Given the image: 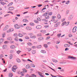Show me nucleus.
<instances>
[{"instance_id": "obj_1", "label": "nucleus", "mask_w": 77, "mask_h": 77, "mask_svg": "<svg viewBox=\"0 0 77 77\" xmlns=\"http://www.w3.org/2000/svg\"><path fill=\"white\" fill-rule=\"evenodd\" d=\"M17 65H14L13 67L12 68V71L15 72V69H17Z\"/></svg>"}, {"instance_id": "obj_2", "label": "nucleus", "mask_w": 77, "mask_h": 77, "mask_svg": "<svg viewBox=\"0 0 77 77\" xmlns=\"http://www.w3.org/2000/svg\"><path fill=\"white\" fill-rule=\"evenodd\" d=\"M43 16H44L46 19H48L50 18V16H49L48 15H46L45 14H43Z\"/></svg>"}, {"instance_id": "obj_3", "label": "nucleus", "mask_w": 77, "mask_h": 77, "mask_svg": "<svg viewBox=\"0 0 77 77\" xmlns=\"http://www.w3.org/2000/svg\"><path fill=\"white\" fill-rule=\"evenodd\" d=\"M77 29V26H75L72 29V32L74 33L76 32V30Z\"/></svg>"}, {"instance_id": "obj_4", "label": "nucleus", "mask_w": 77, "mask_h": 77, "mask_svg": "<svg viewBox=\"0 0 77 77\" xmlns=\"http://www.w3.org/2000/svg\"><path fill=\"white\" fill-rule=\"evenodd\" d=\"M14 31V29L12 28H11L9 29L8 31H7V33H9Z\"/></svg>"}, {"instance_id": "obj_5", "label": "nucleus", "mask_w": 77, "mask_h": 77, "mask_svg": "<svg viewBox=\"0 0 77 77\" xmlns=\"http://www.w3.org/2000/svg\"><path fill=\"white\" fill-rule=\"evenodd\" d=\"M14 26L16 29H20V27L18 25V24H16L14 25Z\"/></svg>"}, {"instance_id": "obj_6", "label": "nucleus", "mask_w": 77, "mask_h": 77, "mask_svg": "<svg viewBox=\"0 0 77 77\" xmlns=\"http://www.w3.org/2000/svg\"><path fill=\"white\" fill-rule=\"evenodd\" d=\"M14 9V8L12 7H10L8 9L9 11H12Z\"/></svg>"}, {"instance_id": "obj_7", "label": "nucleus", "mask_w": 77, "mask_h": 77, "mask_svg": "<svg viewBox=\"0 0 77 77\" xmlns=\"http://www.w3.org/2000/svg\"><path fill=\"white\" fill-rule=\"evenodd\" d=\"M36 28L37 29H40L42 28L41 26L38 25L36 26Z\"/></svg>"}, {"instance_id": "obj_8", "label": "nucleus", "mask_w": 77, "mask_h": 77, "mask_svg": "<svg viewBox=\"0 0 77 77\" xmlns=\"http://www.w3.org/2000/svg\"><path fill=\"white\" fill-rule=\"evenodd\" d=\"M23 21L25 23H28L29 20H27V19H24L23 20Z\"/></svg>"}, {"instance_id": "obj_9", "label": "nucleus", "mask_w": 77, "mask_h": 77, "mask_svg": "<svg viewBox=\"0 0 77 77\" xmlns=\"http://www.w3.org/2000/svg\"><path fill=\"white\" fill-rule=\"evenodd\" d=\"M10 48L11 49H14L15 48V46L14 45H11L10 46Z\"/></svg>"}, {"instance_id": "obj_10", "label": "nucleus", "mask_w": 77, "mask_h": 77, "mask_svg": "<svg viewBox=\"0 0 77 77\" xmlns=\"http://www.w3.org/2000/svg\"><path fill=\"white\" fill-rule=\"evenodd\" d=\"M26 29L28 30H31L32 28L30 27L27 26L26 28Z\"/></svg>"}, {"instance_id": "obj_11", "label": "nucleus", "mask_w": 77, "mask_h": 77, "mask_svg": "<svg viewBox=\"0 0 77 77\" xmlns=\"http://www.w3.org/2000/svg\"><path fill=\"white\" fill-rule=\"evenodd\" d=\"M38 39L39 41H42V40H43V39H44V38L42 37H40L38 38Z\"/></svg>"}, {"instance_id": "obj_12", "label": "nucleus", "mask_w": 77, "mask_h": 77, "mask_svg": "<svg viewBox=\"0 0 77 77\" xmlns=\"http://www.w3.org/2000/svg\"><path fill=\"white\" fill-rule=\"evenodd\" d=\"M13 76V74L11 73H10L8 74L9 77H12Z\"/></svg>"}, {"instance_id": "obj_13", "label": "nucleus", "mask_w": 77, "mask_h": 77, "mask_svg": "<svg viewBox=\"0 0 77 77\" xmlns=\"http://www.w3.org/2000/svg\"><path fill=\"white\" fill-rule=\"evenodd\" d=\"M42 33H45L46 31L45 30H41L40 31Z\"/></svg>"}, {"instance_id": "obj_14", "label": "nucleus", "mask_w": 77, "mask_h": 77, "mask_svg": "<svg viewBox=\"0 0 77 77\" xmlns=\"http://www.w3.org/2000/svg\"><path fill=\"white\" fill-rule=\"evenodd\" d=\"M61 18V16H60V15L59 14H58V15H57L58 19L60 20V19Z\"/></svg>"}, {"instance_id": "obj_15", "label": "nucleus", "mask_w": 77, "mask_h": 77, "mask_svg": "<svg viewBox=\"0 0 77 77\" xmlns=\"http://www.w3.org/2000/svg\"><path fill=\"white\" fill-rule=\"evenodd\" d=\"M52 21H53L54 23H57V22H58V20H52Z\"/></svg>"}, {"instance_id": "obj_16", "label": "nucleus", "mask_w": 77, "mask_h": 77, "mask_svg": "<svg viewBox=\"0 0 77 77\" xmlns=\"http://www.w3.org/2000/svg\"><path fill=\"white\" fill-rule=\"evenodd\" d=\"M30 36V38H31V37L32 36H33V33H30L28 34Z\"/></svg>"}, {"instance_id": "obj_17", "label": "nucleus", "mask_w": 77, "mask_h": 77, "mask_svg": "<svg viewBox=\"0 0 77 77\" xmlns=\"http://www.w3.org/2000/svg\"><path fill=\"white\" fill-rule=\"evenodd\" d=\"M64 46L65 47H69L70 46L68 44H66L64 45Z\"/></svg>"}, {"instance_id": "obj_18", "label": "nucleus", "mask_w": 77, "mask_h": 77, "mask_svg": "<svg viewBox=\"0 0 77 77\" xmlns=\"http://www.w3.org/2000/svg\"><path fill=\"white\" fill-rule=\"evenodd\" d=\"M56 18V16H54L52 17L51 18L52 20L51 21H53V20H54V18Z\"/></svg>"}, {"instance_id": "obj_19", "label": "nucleus", "mask_w": 77, "mask_h": 77, "mask_svg": "<svg viewBox=\"0 0 77 77\" xmlns=\"http://www.w3.org/2000/svg\"><path fill=\"white\" fill-rule=\"evenodd\" d=\"M69 58L70 59H75L76 58L73 57H69Z\"/></svg>"}, {"instance_id": "obj_20", "label": "nucleus", "mask_w": 77, "mask_h": 77, "mask_svg": "<svg viewBox=\"0 0 77 77\" xmlns=\"http://www.w3.org/2000/svg\"><path fill=\"white\" fill-rule=\"evenodd\" d=\"M12 54H10V55L9 56V58L10 59H12Z\"/></svg>"}, {"instance_id": "obj_21", "label": "nucleus", "mask_w": 77, "mask_h": 77, "mask_svg": "<svg viewBox=\"0 0 77 77\" xmlns=\"http://www.w3.org/2000/svg\"><path fill=\"white\" fill-rule=\"evenodd\" d=\"M3 40H4L3 38H1L0 39V44H2V42H3Z\"/></svg>"}, {"instance_id": "obj_22", "label": "nucleus", "mask_w": 77, "mask_h": 77, "mask_svg": "<svg viewBox=\"0 0 77 77\" xmlns=\"http://www.w3.org/2000/svg\"><path fill=\"white\" fill-rule=\"evenodd\" d=\"M26 69H29V68H30V66H29V65H27L26 66Z\"/></svg>"}, {"instance_id": "obj_23", "label": "nucleus", "mask_w": 77, "mask_h": 77, "mask_svg": "<svg viewBox=\"0 0 77 77\" xmlns=\"http://www.w3.org/2000/svg\"><path fill=\"white\" fill-rule=\"evenodd\" d=\"M27 50L28 51H30L32 50V48H27Z\"/></svg>"}, {"instance_id": "obj_24", "label": "nucleus", "mask_w": 77, "mask_h": 77, "mask_svg": "<svg viewBox=\"0 0 77 77\" xmlns=\"http://www.w3.org/2000/svg\"><path fill=\"white\" fill-rule=\"evenodd\" d=\"M36 47L37 48H41V45H38Z\"/></svg>"}, {"instance_id": "obj_25", "label": "nucleus", "mask_w": 77, "mask_h": 77, "mask_svg": "<svg viewBox=\"0 0 77 77\" xmlns=\"http://www.w3.org/2000/svg\"><path fill=\"white\" fill-rule=\"evenodd\" d=\"M19 36L20 37H23V35L21 33H19L18 34Z\"/></svg>"}, {"instance_id": "obj_26", "label": "nucleus", "mask_w": 77, "mask_h": 77, "mask_svg": "<svg viewBox=\"0 0 77 77\" xmlns=\"http://www.w3.org/2000/svg\"><path fill=\"white\" fill-rule=\"evenodd\" d=\"M29 77H36V75L34 74H33L31 75V76H29Z\"/></svg>"}, {"instance_id": "obj_27", "label": "nucleus", "mask_w": 77, "mask_h": 77, "mask_svg": "<svg viewBox=\"0 0 77 77\" xmlns=\"http://www.w3.org/2000/svg\"><path fill=\"white\" fill-rule=\"evenodd\" d=\"M32 54H35L36 53V51L35 50H33L32 51Z\"/></svg>"}, {"instance_id": "obj_28", "label": "nucleus", "mask_w": 77, "mask_h": 77, "mask_svg": "<svg viewBox=\"0 0 77 77\" xmlns=\"http://www.w3.org/2000/svg\"><path fill=\"white\" fill-rule=\"evenodd\" d=\"M16 60H17V62H18V63L21 62V61H20V60H19V59H18V58H17V59H16Z\"/></svg>"}, {"instance_id": "obj_29", "label": "nucleus", "mask_w": 77, "mask_h": 77, "mask_svg": "<svg viewBox=\"0 0 77 77\" xmlns=\"http://www.w3.org/2000/svg\"><path fill=\"white\" fill-rule=\"evenodd\" d=\"M7 39H8V40H10V41L12 40V37H8L7 38Z\"/></svg>"}, {"instance_id": "obj_30", "label": "nucleus", "mask_w": 77, "mask_h": 77, "mask_svg": "<svg viewBox=\"0 0 77 77\" xmlns=\"http://www.w3.org/2000/svg\"><path fill=\"white\" fill-rule=\"evenodd\" d=\"M41 53H46L45 51L44 50H42L41 51Z\"/></svg>"}, {"instance_id": "obj_31", "label": "nucleus", "mask_w": 77, "mask_h": 77, "mask_svg": "<svg viewBox=\"0 0 77 77\" xmlns=\"http://www.w3.org/2000/svg\"><path fill=\"white\" fill-rule=\"evenodd\" d=\"M36 38V36L35 35H34L31 37V38H32L33 39H35Z\"/></svg>"}, {"instance_id": "obj_32", "label": "nucleus", "mask_w": 77, "mask_h": 77, "mask_svg": "<svg viewBox=\"0 0 77 77\" xmlns=\"http://www.w3.org/2000/svg\"><path fill=\"white\" fill-rule=\"evenodd\" d=\"M14 40L16 41H18V37H16L14 38Z\"/></svg>"}, {"instance_id": "obj_33", "label": "nucleus", "mask_w": 77, "mask_h": 77, "mask_svg": "<svg viewBox=\"0 0 77 77\" xmlns=\"http://www.w3.org/2000/svg\"><path fill=\"white\" fill-rule=\"evenodd\" d=\"M5 36H6V34H5V33L3 34H2V38H5Z\"/></svg>"}, {"instance_id": "obj_34", "label": "nucleus", "mask_w": 77, "mask_h": 77, "mask_svg": "<svg viewBox=\"0 0 77 77\" xmlns=\"http://www.w3.org/2000/svg\"><path fill=\"white\" fill-rule=\"evenodd\" d=\"M25 38L26 39H30V38L29 36H26L25 37Z\"/></svg>"}, {"instance_id": "obj_35", "label": "nucleus", "mask_w": 77, "mask_h": 77, "mask_svg": "<svg viewBox=\"0 0 77 77\" xmlns=\"http://www.w3.org/2000/svg\"><path fill=\"white\" fill-rule=\"evenodd\" d=\"M23 70L24 72H27V70L25 69H23Z\"/></svg>"}, {"instance_id": "obj_36", "label": "nucleus", "mask_w": 77, "mask_h": 77, "mask_svg": "<svg viewBox=\"0 0 77 77\" xmlns=\"http://www.w3.org/2000/svg\"><path fill=\"white\" fill-rule=\"evenodd\" d=\"M1 4L2 5H6V3H5L4 2H0Z\"/></svg>"}, {"instance_id": "obj_37", "label": "nucleus", "mask_w": 77, "mask_h": 77, "mask_svg": "<svg viewBox=\"0 0 77 77\" xmlns=\"http://www.w3.org/2000/svg\"><path fill=\"white\" fill-rule=\"evenodd\" d=\"M20 74L22 76H24V74L23 72H20Z\"/></svg>"}, {"instance_id": "obj_38", "label": "nucleus", "mask_w": 77, "mask_h": 77, "mask_svg": "<svg viewBox=\"0 0 77 77\" xmlns=\"http://www.w3.org/2000/svg\"><path fill=\"white\" fill-rule=\"evenodd\" d=\"M42 35L41 34V33H39L37 35V36L40 37Z\"/></svg>"}, {"instance_id": "obj_39", "label": "nucleus", "mask_w": 77, "mask_h": 77, "mask_svg": "<svg viewBox=\"0 0 77 77\" xmlns=\"http://www.w3.org/2000/svg\"><path fill=\"white\" fill-rule=\"evenodd\" d=\"M14 36L15 37H17L18 36V34L17 33H15L14 34Z\"/></svg>"}, {"instance_id": "obj_40", "label": "nucleus", "mask_w": 77, "mask_h": 77, "mask_svg": "<svg viewBox=\"0 0 77 77\" xmlns=\"http://www.w3.org/2000/svg\"><path fill=\"white\" fill-rule=\"evenodd\" d=\"M53 14V12H50L48 14V15H50L51 16V15H52Z\"/></svg>"}, {"instance_id": "obj_41", "label": "nucleus", "mask_w": 77, "mask_h": 77, "mask_svg": "<svg viewBox=\"0 0 77 77\" xmlns=\"http://www.w3.org/2000/svg\"><path fill=\"white\" fill-rule=\"evenodd\" d=\"M69 3H70V2H69V1H67L66 3V5H68V4H69Z\"/></svg>"}, {"instance_id": "obj_42", "label": "nucleus", "mask_w": 77, "mask_h": 77, "mask_svg": "<svg viewBox=\"0 0 77 77\" xmlns=\"http://www.w3.org/2000/svg\"><path fill=\"white\" fill-rule=\"evenodd\" d=\"M3 48H7V46L6 45H4L3 46Z\"/></svg>"}, {"instance_id": "obj_43", "label": "nucleus", "mask_w": 77, "mask_h": 77, "mask_svg": "<svg viewBox=\"0 0 77 77\" xmlns=\"http://www.w3.org/2000/svg\"><path fill=\"white\" fill-rule=\"evenodd\" d=\"M12 4H13L12 2H11L9 4H8L7 5V6H11V5H12Z\"/></svg>"}, {"instance_id": "obj_44", "label": "nucleus", "mask_w": 77, "mask_h": 77, "mask_svg": "<svg viewBox=\"0 0 77 77\" xmlns=\"http://www.w3.org/2000/svg\"><path fill=\"white\" fill-rule=\"evenodd\" d=\"M31 66L32 67H35V66L33 64H31Z\"/></svg>"}, {"instance_id": "obj_45", "label": "nucleus", "mask_w": 77, "mask_h": 77, "mask_svg": "<svg viewBox=\"0 0 77 77\" xmlns=\"http://www.w3.org/2000/svg\"><path fill=\"white\" fill-rule=\"evenodd\" d=\"M66 24V22H63L62 24V26H63L64 25H65V24Z\"/></svg>"}, {"instance_id": "obj_46", "label": "nucleus", "mask_w": 77, "mask_h": 77, "mask_svg": "<svg viewBox=\"0 0 77 77\" xmlns=\"http://www.w3.org/2000/svg\"><path fill=\"white\" fill-rule=\"evenodd\" d=\"M60 35H61V34H59L57 35V36L58 38H59V37H60Z\"/></svg>"}, {"instance_id": "obj_47", "label": "nucleus", "mask_w": 77, "mask_h": 77, "mask_svg": "<svg viewBox=\"0 0 77 77\" xmlns=\"http://www.w3.org/2000/svg\"><path fill=\"white\" fill-rule=\"evenodd\" d=\"M27 44L28 45H32V44L31 43H27Z\"/></svg>"}, {"instance_id": "obj_48", "label": "nucleus", "mask_w": 77, "mask_h": 77, "mask_svg": "<svg viewBox=\"0 0 77 77\" xmlns=\"http://www.w3.org/2000/svg\"><path fill=\"white\" fill-rule=\"evenodd\" d=\"M50 37L48 36L46 38V40H48V39H50Z\"/></svg>"}, {"instance_id": "obj_49", "label": "nucleus", "mask_w": 77, "mask_h": 77, "mask_svg": "<svg viewBox=\"0 0 77 77\" xmlns=\"http://www.w3.org/2000/svg\"><path fill=\"white\" fill-rule=\"evenodd\" d=\"M56 24H57V26H59V25H60V22H58L57 23H56Z\"/></svg>"}, {"instance_id": "obj_50", "label": "nucleus", "mask_w": 77, "mask_h": 77, "mask_svg": "<svg viewBox=\"0 0 77 77\" xmlns=\"http://www.w3.org/2000/svg\"><path fill=\"white\" fill-rule=\"evenodd\" d=\"M30 25H31V26H34L35 25V24H34V23H30Z\"/></svg>"}, {"instance_id": "obj_51", "label": "nucleus", "mask_w": 77, "mask_h": 77, "mask_svg": "<svg viewBox=\"0 0 77 77\" xmlns=\"http://www.w3.org/2000/svg\"><path fill=\"white\" fill-rule=\"evenodd\" d=\"M42 21H45L46 22H47V21H48V20H45V19H42Z\"/></svg>"}, {"instance_id": "obj_52", "label": "nucleus", "mask_w": 77, "mask_h": 77, "mask_svg": "<svg viewBox=\"0 0 77 77\" xmlns=\"http://www.w3.org/2000/svg\"><path fill=\"white\" fill-rule=\"evenodd\" d=\"M37 20L38 21H41V19H40V18L39 17H38V18L37 19Z\"/></svg>"}, {"instance_id": "obj_53", "label": "nucleus", "mask_w": 77, "mask_h": 77, "mask_svg": "<svg viewBox=\"0 0 77 77\" xmlns=\"http://www.w3.org/2000/svg\"><path fill=\"white\" fill-rule=\"evenodd\" d=\"M44 46L45 47H46V48H47V47H48V46H47V44H45L44 45Z\"/></svg>"}, {"instance_id": "obj_54", "label": "nucleus", "mask_w": 77, "mask_h": 77, "mask_svg": "<svg viewBox=\"0 0 77 77\" xmlns=\"http://www.w3.org/2000/svg\"><path fill=\"white\" fill-rule=\"evenodd\" d=\"M48 12H49L48 11L45 13L44 14H45L46 15H48Z\"/></svg>"}, {"instance_id": "obj_55", "label": "nucleus", "mask_w": 77, "mask_h": 77, "mask_svg": "<svg viewBox=\"0 0 77 77\" xmlns=\"http://www.w3.org/2000/svg\"><path fill=\"white\" fill-rule=\"evenodd\" d=\"M69 37H72V35L71 34H69Z\"/></svg>"}, {"instance_id": "obj_56", "label": "nucleus", "mask_w": 77, "mask_h": 77, "mask_svg": "<svg viewBox=\"0 0 77 77\" xmlns=\"http://www.w3.org/2000/svg\"><path fill=\"white\" fill-rule=\"evenodd\" d=\"M34 22L36 23H39V22L37 20H34Z\"/></svg>"}, {"instance_id": "obj_57", "label": "nucleus", "mask_w": 77, "mask_h": 77, "mask_svg": "<svg viewBox=\"0 0 77 77\" xmlns=\"http://www.w3.org/2000/svg\"><path fill=\"white\" fill-rule=\"evenodd\" d=\"M69 23L68 22H67L66 23L65 25L66 26H68V24H69Z\"/></svg>"}, {"instance_id": "obj_58", "label": "nucleus", "mask_w": 77, "mask_h": 77, "mask_svg": "<svg viewBox=\"0 0 77 77\" xmlns=\"http://www.w3.org/2000/svg\"><path fill=\"white\" fill-rule=\"evenodd\" d=\"M60 42V41H57L56 42V44H59Z\"/></svg>"}, {"instance_id": "obj_59", "label": "nucleus", "mask_w": 77, "mask_h": 77, "mask_svg": "<svg viewBox=\"0 0 77 77\" xmlns=\"http://www.w3.org/2000/svg\"><path fill=\"white\" fill-rule=\"evenodd\" d=\"M20 52H21V51H17V54H20Z\"/></svg>"}, {"instance_id": "obj_60", "label": "nucleus", "mask_w": 77, "mask_h": 77, "mask_svg": "<svg viewBox=\"0 0 77 77\" xmlns=\"http://www.w3.org/2000/svg\"><path fill=\"white\" fill-rule=\"evenodd\" d=\"M58 26L56 24L54 26V27H58Z\"/></svg>"}, {"instance_id": "obj_61", "label": "nucleus", "mask_w": 77, "mask_h": 77, "mask_svg": "<svg viewBox=\"0 0 77 77\" xmlns=\"http://www.w3.org/2000/svg\"><path fill=\"white\" fill-rule=\"evenodd\" d=\"M37 6H38V7H41V6H42V5H38Z\"/></svg>"}, {"instance_id": "obj_62", "label": "nucleus", "mask_w": 77, "mask_h": 77, "mask_svg": "<svg viewBox=\"0 0 77 77\" xmlns=\"http://www.w3.org/2000/svg\"><path fill=\"white\" fill-rule=\"evenodd\" d=\"M19 41H20V42H22V41H23L21 39H19Z\"/></svg>"}, {"instance_id": "obj_63", "label": "nucleus", "mask_w": 77, "mask_h": 77, "mask_svg": "<svg viewBox=\"0 0 77 77\" xmlns=\"http://www.w3.org/2000/svg\"><path fill=\"white\" fill-rule=\"evenodd\" d=\"M65 20V19H63L61 20V21L62 22H63V21H64Z\"/></svg>"}, {"instance_id": "obj_64", "label": "nucleus", "mask_w": 77, "mask_h": 77, "mask_svg": "<svg viewBox=\"0 0 77 77\" xmlns=\"http://www.w3.org/2000/svg\"><path fill=\"white\" fill-rule=\"evenodd\" d=\"M51 76H52V77H57V76H54L53 75H52L51 74Z\"/></svg>"}]
</instances>
